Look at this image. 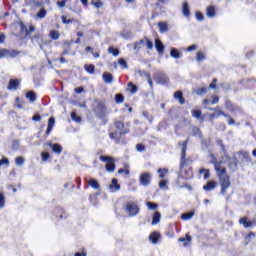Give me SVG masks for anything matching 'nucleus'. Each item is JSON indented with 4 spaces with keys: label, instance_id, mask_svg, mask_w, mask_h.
I'll use <instances>...</instances> for the list:
<instances>
[{
    "label": "nucleus",
    "instance_id": "1",
    "mask_svg": "<svg viewBox=\"0 0 256 256\" xmlns=\"http://www.w3.org/2000/svg\"><path fill=\"white\" fill-rule=\"evenodd\" d=\"M215 171L220 179L221 193L225 195L227 189L231 186V181L229 180V175H227V170L225 167L221 166V162H214Z\"/></svg>",
    "mask_w": 256,
    "mask_h": 256
},
{
    "label": "nucleus",
    "instance_id": "2",
    "mask_svg": "<svg viewBox=\"0 0 256 256\" xmlns=\"http://www.w3.org/2000/svg\"><path fill=\"white\" fill-rule=\"evenodd\" d=\"M125 124L121 121H117L110 129V137L111 139H120L121 135L125 133Z\"/></svg>",
    "mask_w": 256,
    "mask_h": 256
},
{
    "label": "nucleus",
    "instance_id": "3",
    "mask_svg": "<svg viewBox=\"0 0 256 256\" xmlns=\"http://www.w3.org/2000/svg\"><path fill=\"white\" fill-rule=\"evenodd\" d=\"M100 161H103L104 163H107L106 170L111 172L115 171V160L111 158L110 156H101Z\"/></svg>",
    "mask_w": 256,
    "mask_h": 256
},
{
    "label": "nucleus",
    "instance_id": "4",
    "mask_svg": "<svg viewBox=\"0 0 256 256\" xmlns=\"http://www.w3.org/2000/svg\"><path fill=\"white\" fill-rule=\"evenodd\" d=\"M125 209H126V212L129 213L130 217H135V215L139 213V206H137V204H134V203H127L125 205Z\"/></svg>",
    "mask_w": 256,
    "mask_h": 256
},
{
    "label": "nucleus",
    "instance_id": "5",
    "mask_svg": "<svg viewBox=\"0 0 256 256\" xmlns=\"http://www.w3.org/2000/svg\"><path fill=\"white\" fill-rule=\"evenodd\" d=\"M151 183V173L145 172L140 175V185L147 187Z\"/></svg>",
    "mask_w": 256,
    "mask_h": 256
},
{
    "label": "nucleus",
    "instance_id": "6",
    "mask_svg": "<svg viewBox=\"0 0 256 256\" xmlns=\"http://www.w3.org/2000/svg\"><path fill=\"white\" fill-rule=\"evenodd\" d=\"M155 48L157 49L158 53L163 54L165 52V46H163V42L161 40H155Z\"/></svg>",
    "mask_w": 256,
    "mask_h": 256
},
{
    "label": "nucleus",
    "instance_id": "7",
    "mask_svg": "<svg viewBox=\"0 0 256 256\" xmlns=\"http://www.w3.org/2000/svg\"><path fill=\"white\" fill-rule=\"evenodd\" d=\"M53 127H55V118L51 117L48 120V127H47V130H46V135L51 134V131L53 130Z\"/></svg>",
    "mask_w": 256,
    "mask_h": 256
},
{
    "label": "nucleus",
    "instance_id": "8",
    "mask_svg": "<svg viewBox=\"0 0 256 256\" xmlns=\"http://www.w3.org/2000/svg\"><path fill=\"white\" fill-rule=\"evenodd\" d=\"M158 27L160 33H167V31H169V24H167V22H159Z\"/></svg>",
    "mask_w": 256,
    "mask_h": 256
},
{
    "label": "nucleus",
    "instance_id": "9",
    "mask_svg": "<svg viewBox=\"0 0 256 256\" xmlns=\"http://www.w3.org/2000/svg\"><path fill=\"white\" fill-rule=\"evenodd\" d=\"M17 87H19V80L11 79L8 85L9 91H15L17 90Z\"/></svg>",
    "mask_w": 256,
    "mask_h": 256
},
{
    "label": "nucleus",
    "instance_id": "10",
    "mask_svg": "<svg viewBox=\"0 0 256 256\" xmlns=\"http://www.w3.org/2000/svg\"><path fill=\"white\" fill-rule=\"evenodd\" d=\"M239 223L244 225V227L247 229L249 227H253L255 225V222L253 221H247V218H240Z\"/></svg>",
    "mask_w": 256,
    "mask_h": 256
},
{
    "label": "nucleus",
    "instance_id": "11",
    "mask_svg": "<svg viewBox=\"0 0 256 256\" xmlns=\"http://www.w3.org/2000/svg\"><path fill=\"white\" fill-rule=\"evenodd\" d=\"M109 189H112L113 191H119L121 189L117 179L114 178L112 180L111 184L109 185Z\"/></svg>",
    "mask_w": 256,
    "mask_h": 256
},
{
    "label": "nucleus",
    "instance_id": "12",
    "mask_svg": "<svg viewBox=\"0 0 256 256\" xmlns=\"http://www.w3.org/2000/svg\"><path fill=\"white\" fill-rule=\"evenodd\" d=\"M217 185V182L210 181L205 186H203L204 191H213Z\"/></svg>",
    "mask_w": 256,
    "mask_h": 256
},
{
    "label": "nucleus",
    "instance_id": "13",
    "mask_svg": "<svg viewBox=\"0 0 256 256\" xmlns=\"http://www.w3.org/2000/svg\"><path fill=\"white\" fill-rule=\"evenodd\" d=\"M161 221V213L159 211H156L152 218V225H157Z\"/></svg>",
    "mask_w": 256,
    "mask_h": 256
},
{
    "label": "nucleus",
    "instance_id": "14",
    "mask_svg": "<svg viewBox=\"0 0 256 256\" xmlns=\"http://www.w3.org/2000/svg\"><path fill=\"white\" fill-rule=\"evenodd\" d=\"M102 78L105 83H113V75H111V73L105 72L102 75Z\"/></svg>",
    "mask_w": 256,
    "mask_h": 256
},
{
    "label": "nucleus",
    "instance_id": "15",
    "mask_svg": "<svg viewBox=\"0 0 256 256\" xmlns=\"http://www.w3.org/2000/svg\"><path fill=\"white\" fill-rule=\"evenodd\" d=\"M174 98L179 100V103H181V105H183V103H185V98H183V93L181 91H177L176 93H174Z\"/></svg>",
    "mask_w": 256,
    "mask_h": 256
},
{
    "label": "nucleus",
    "instance_id": "16",
    "mask_svg": "<svg viewBox=\"0 0 256 256\" xmlns=\"http://www.w3.org/2000/svg\"><path fill=\"white\" fill-rule=\"evenodd\" d=\"M182 13L185 17H189L190 12H189V4L187 2L183 3V7H182Z\"/></svg>",
    "mask_w": 256,
    "mask_h": 256
},
{
    "label": "nucleus",
    "instance_id": "17",
    "mask_svg": "<svg viewBox=\"0 0 256 256\" xmlns=\"http://www.w3.org/2000/svg\"><path fill=\"white\" fill-rule=\"evenodd\" d=\"M127 91H129L132 94H135V92L137 91V86L133 84V82H129L127 86Z\"/></svg>",
    "mask_w": 256,
    "mask_h": 256
},
{
    "label": "nucleus",
    "instance_id": "18",
    "mask_svg": "<svg viewBox=\"0 0 256 256\" xmlns=\"http://www.w3.org/2000/svg\"><path fill=\"white\" fill-rule=\"evenodd\" d=\"M161 237V234L157 233V232H153L151 235H150V241H152V243H157V239H160Z\"/></svg>",
    "mask_w": 256,
    "mask_h": 256
},
{
    "label": "nucleus",
    "instance_id": "19",
    "mask_svg": "<svg viewBox=\"0 0 256 256\" xmlns=\"http://www.w3.org/2000/svg\"><path fill=\"white\" fill-rule=\"evenodd\" d=\"M88 185H90L92 189H100L99 182H97L96 179H91L90 181H88Z\"/></svg>",
    "mask_w": 256,
    "mask_h": 256
},
{
    "label": "nucleus",
    "instance_id": "20",
    "mask_svg": "<svg viewBox=\"0 0 256 256\" xmlns=\"http://www.w3.org/2000/svg\"><path fill=\"white\" fill-rule=\"evenodd\" d=\"M193 215H195V211H191L189 213H184L181 216V219H183L184 221H187L189 219H192Z\"/></svg>",
    "mask_w": 256,
    "mask_h": 256
},
{
    "label": "nucleus",
    "instance_id": "21",
    "mask_svg": "<svg viewBox=\"0 0 256 256\" xmlns=\"http://www.w3.org/2000/svg\"><path fill=\"white\" fill-rule=\"evenodd\" d=\"M171 57H174V59H179L181 57V53L176 48H172L170 52Z\"/></svg>",
    "mask_w": 256,
    "mask_h": 256
},
{
    "label": "nucleus",
    "instance_id": "22",
    "mask_svg": "<svg viewBox=\"0 0 256 256\" xmlns=\"http://www.w3.org/2000/svg\"><path fill=\"white\" fill-rule=\"evenodd\" d=\"M206 15H207V17H214L215 16V7L208 6Z\"/></svg>",
    "mask_w": 256,
    "mask_h": 256
},
{
    "label": "nucleus",
    "instance_id": "23",
    "mask_svg": "<svg viewBox=\"0 0 256 256\" xmlns=\"http://www.w3.org/2000/svg\"><path fill=\"white\" fill-rule=\"evenodd\" d=\"M50 37H51V39L57 40V39H59L61 37V34L57 30H52L50 32Z\"/></svg>",
    "mask_w": 256,
    "mask_h": 256
},
{
    "label": "nucleus",
    "instance_id": "24",
    "mask_svg": "<svg viewBox=\"0 0 256 256\" xmlns=\"http://www.w3.org/2000/svg\"><path fill=\"white\" fill-rule=\"evenodd\" d=\"M23 163H25V158H23L22 156H19L15 159V165H17L18 167H21Z\"/></svg>",
    "mask_w": 256,
    "mask_h": 256
},
{
    "label": "nucleus",
    "instance_id": "25",
    "mask_svg": "<svg viewBox=\"0 0 256 256\" xmlns=\"http://www.w3.org/2000/svg\"><path fill=\"white\" fill-rule=\"evenodd\" d=\"M140 73V75H144V77H146L147 78V81H148V83H149V85H150V87H153V80H151V76L147 73V72H139Z\"/></svg>",
    "mask_w": 256,
    "mask_h": 256
},
{
    "label": "nucleus",
    "instance_id": "26",
    "mask_svg": "<svg viewBox=\"0 0 256 256\" xmlns=\"http://www.w3.org/2000/svg\"><path fill=\"white\" fill-rule=\"evenodd\" d=\"M145 38L144 39H141L139 42H136L134 44V49L137 50V49H141V47H143V45L145 44Z\"/></svg>",
    "mask_w": 256,
    "mask_h": 256
},
{
    "label": "nucleus",
    "instance_id": "27",
    "mask_svg": "<svg viewBox=\"0 0 256 256\" xmlns=\"http://www.w3.org/2000/svg\"><path fill=\"white\" fill-rule=\"evenodd\" d=\"M85 71H87V73H90L91 75H93V73H95V66L94 65H85Z\"/></svg>",
    "mask_w": 256,
    "mask_h": 256
},
{
    "label": "nucleus",
    "instance_id": "28",
    "mask_svg": "<svg viewBox=\"0 0 256 256\" xmlns=\"http://www.w3.org/2000/svg\"><path fill=\"white\" fill-rule=\"evenodd\" d=\"M52 150L54 151V153H61V151H63V147H61V145L59 144H54L52 146Z\"/></svg>",
    "mask_w": 256,
    "mask_h": 256
},
{
    "label": "nucleus",
    "instance_id": "29",
    "mask_svg": "<svg viewBox=\"0 0 256 256\" xmlns=\"http://www.w3.org/2000/svg\"><path fill=\"white\" fill-rule=\"evenodd\" d=\"M10 53L7 49H0V59H3V57H9Z\"/></svg>",
    "mask_w": 256,
    "mask_h": 256
},
{
    "label": "nucleus",
    "instance_id": "30",
    "mask_svg": "<svg viewBox=\"0 0 256 256\" xmlns=\"http://www.w3.org/2000/svg\"><path fill=\"white\" fill-rule=\"evenodd\" d=\"M27 99H29L30 101H36L37 97L35 96V92H28L26 95Z\"/></svg>",
    "mask_w": 256,
    "mask_h": 256
},
{
    "label": "nucleus",
    "instance_id": "31",
    "mask_svg": "<svg viewBox=\"0 0 256 256\" xmlns=\"http://www.w3.org/2000/svg\"><path fill=\"white\" fill-rule=\"evenodd\" d=\"M196 59L197 61H203L205 60V53L201 52V51H198L197 52V55H196Z\"/></svg>",
    "mask_w": 256,
    "mask_h": 256
},
{
    "label": "nucleus",
    "instance_id": "32",
    "mask_svg": "<svg viewBox=\"0 0 256 256\" xmlns=\"http://www.w3.org/2000/svg\"><path fill=\"white\" fill-rule=\"evenodd\" d=\"M71 119L75 121V123H79L81 121V117L77 116V113L75 112L71 113Z\"/></svg>",
    "mask_w": 256,
    "mask_h": 256
},
{
    "label": "nucleus",
    "instance_id": "33",
    "mask_svg": "<svg viewBox=\"0 0 256 256\" xmlns=\"http://www.w3.org/2000/svg\"><path fill=\"white\" fill-rule=\"evenodd\" d=\"M148 209H150L151 211H155V209H157L158 205L152 202H147L146 203Z\"/></svg>",
    "mask_w": 256,
    "mask_h": 256
},
{
    "label": "nucleus",
    "instance_id": "34",
    "mask_svg": "<svg viewBox=\"0 0 256 256\" xmlns=\"http://www.w3.org/2000/svg\"><path fill=\"white\" fill-rule=\"evenodd\" d=\"M159 177L160 179H163L165 175H167L168 171L167 169H158Z\"/></svg>",
    "mask_w": 256,
    "mask_h": 256
},
{
    "label": "nucleus",
    "instance_id": "35",
    "mask_svg": "<svg viewBox=\"0 0 256 256\" xmlns=\"http://www.w3.org/2000/svg\"><path fill=\"white\" fill-rule=\"evenodd\" d=\"M38 17L39 19H45V16L47 15V11L45 9H41L39 12H38Z\"/></svg>",
    "mask_w": 256,
    "mask_h": 256
},
{
    "label": "nucleus",
    "instance_id": "36",
    "mask_svg": "<svg viewBox=\"0 0 256 256\" xmlns=\"http://www.w3.org/2000/svg\"><path fill=\"white\" fill-rule=\"evenodd\" d=\"M192 115L196 119H200L201 118V110H192Z\"/></svg>",
    "mask_w": 256,
    "mask_h": 256
},
{
    "label": "nucleus",
    "instance_id": "37",
    "mask_svg": "<svg viewBox=\"0 0 256 256\" xmlns=\"http://www.w3.org/2000/svg\"><path fill=\"white\" fill-rule=\"evenodd\" d=\"M109 53H112V55H114V57H118L119 56V50L115 49L113 47L109 48Z\"/></svg>",
    "mask_w": 256,
    "mask_h": 256
},
{
    "label": "nucleus",
    "instance_id": "38",
    "mask_svg": "<svg viewBox=\"0 0 256 256\" xmlns=\"http://www.w3.org/2000/svg\"><path fill=\"white\" fill-rule=\"evenodd\" d=\"M5 207V196L0 193V209H3Z\"/></svg>",
    "mask_w": 256,
    "mask_h": 256
},
{
    "label": "nucleus",
    "instance_id": "39",
    "mask_svg": "<svg viewBox=\"0 0 256 256\" xmlns=\"http://www.w3.org/2000/svg\"><path fill=\"white\" fill-rule=\"evenodd\" d=\"M145 43H146L147 49H153V42H151L149 38H145Z\"/></svg>",
    "mask_w": 256,
    "mask_h": 256
},
{
    "label": "nucleus",
    "instance_id": "40",
    "mask_svg": "<svg viewBox=\"0 0 256 256\" xmlns=\"http://www.w3.org/2000/svg\"><path fill=\"white\" fill-rule=\"evenodd\" d=\"M199 173H203V175H204V179H209V170H207V169H201L200 171H199Z\"/></svg>",
    "mask_w": 256,
    "mask_h": 256
},
{
    "label": "nucleus",
    "instance_id": "41",
    "mask_svg": "<svg viewBox=\"0 0 256 256\" xmlns=\"http://www.w3.org/2000/svg\"><path fill=\"white\" fill-rule=\"evenodd\" d=\"M61 19L64 25H69V23H73V20L67 19V16H62Z\"/></svg>",
    "mask_w": 256,
    "mask_h": 256
},
{
    "label": "nucleus",
    "instance_id": "42",
    "mask_svg": "<svg viewBox=\"0 0 256 256\" xmlns=\"http://www.w3.org/2000/svg\"><path fill=\"white\" fill-rule=\"evenodd\" d=\"M118 63H119V65H121L124 69H127V62L123 59V58H120L119 60H118Z\"/></svg>",
    "mask_w": 256,
    "mask_h": 256
},
{
    "label": "nucleus",
    "instance_id": "43",
    "mask_svg": "<svg viewBox=\"0 0 256 256\" xmlns=\"http://www.w3.org/2000/svg\"><path fill=\"white\" fill-rule=\"evenodd\" d=\"M91 4L95 6L96 9H101V7H103V3H101V1H98V2L92 1Z\"/></svg>",
    "mask_w": 256,
    "mask_h": 256
},
{
    "label": "nucleus",
    "instance_id": "44",
    "mask_svg": "<svg viewBox=\"0 0 256 256\" xmlns=\"http://www.w3.org/2000/svg\"><path fill=\"white\" fill-rule=\"evenodd\" d=\"M124 99L122 94H116V103H123Z\"/></svg>",
    "mask_w": 256,
    "mask_h": 256
},
{
    "label": "nucleus",
    "instance_id": "45",
    "mask_svg": "<svg viewBox=\"0 0 256 256\" xmlns=\"http://www.w3.org/2000/svg\"><path fill=\"white\" fill-rule=\"evenodd\" d=\"M179 241L183 243V241H188L190 243L191 236L189 234L186 235V238H179Z\"/></svg>",
    "mask_w": 256,
    "mask_h": 256
},
{
    "label": "nucleus",
    "instance_id": "46",
    "mask_svg": "<svg viewBox=\"0 0 256 256\" xmlns=\"http://www.w3.org/2000/svg\"><path fill=\"white\" fill-rule=\"evenodd\" d=\"M197 95H203V93H207V88H201L197 90Z\"/></svg>",
    "mask_w": 256,
    "mask_h": 256
},
{
    "label": "nucleus",
    "instance_id": "47",
    "mask_svg": "<svg viewBox=\"0 0 256 256\" xmlns=\"http://www.w3.org/2000/svg\"><path fill=\"white\" fill-rule=\"evenodd\" d=\"M217 87V79H214L213 82L210 84L209 89H216Z\"/></svg>",
    "mask_w": 256,
    "mask_h": 256
},
{
    "label": "nucleus",
    "instance_id": "48",
    "mask_svg": "<svg viewBox=\"0 0 256 256\" xmlns=\"http://www.w3.org/2000/svg\"><path fill=\"white\" fill-rule=\"evenodd\" d=\"M2 165H9V159L4 158V159L0 160V166H2Z\"/></svg>",
    "mask_w": 256,
    "mask_h": 256
},
{
    "label": "nucleus",
    "instance_id": "49",
    "mask_svg": "<svg viewBox=\"0 0 256 256\" xmlns=\"http://www.w3.org/2000/svg\"><path fill=\"white\" fill-rule=\"evenodd\" d=\"M196 19L197 21H203V14H201L200 12H196Z\"/></svg>",
    "mask_w": 256,
    "mask_h": 256
},
{
    "label": "nucleus",
    "instance_id": "50",
    "mask_svg": "<svg viewBox=\"0 0 256 256\" xmlns=\"http://www.w3.org/2000/svg\"><path fill=\"white\" fill-rule=\"evenodd\" d=\"M48 159H49V153L43 152V153H42V160H43V161H47Z\"/></svg>",
    "mask_w": 256,
    "mask_h": 256
},
{
    "label": "nucleus",
    "instance_id": "51",
    "mask_svg": "<svg viewBox=\"0 0 256 256\" xmlns=\"http://www.w3.org/2000/svg\"><path fill=\"white\" fill-rule=\"evenodd\" d=\"M221 115H225V114L223 113V111L220 110L212 114V117H221Z\"/></svg>",
    "mask_w": 256,
    "mask_h": 256
},
{
    "label": "nucleus",
    "instance_id": "52",
    "mask_svg": "<svg viewBox=\"0 0 256 256\" xmlns=\"http://www.w3.org/2000/svg\"><path fill=\"white\" fill-rule=\"evenodd\" d=\"M136 149H137V151H145V146L144 145H142V144H138L137 146H136Z\"/></svg>",
    "mask_w": 256,
    "mask_h": 256
},
{
    "label": "nucleus",
    "instance_id": "53",
    "mask_svg": "<svg viewBox=\"0 0 256 256\" xmlns=\"http://www.w3.org/2000/svg\"><path fill=\"white\" fill-rule=\"evenodd\" d=\"M185 151H187V142H184V144H183L182 157H185Z\"/></svg>",
    "mask_w": 256,
    "mask_h": 256
},
{
    "label": "nucleus",
    "instance_id": "54",
    "mask_svg": "<svg viewBox=\"0 0 256 256\" xmlns=\"http://www.w3.org/2000/svg\"><path fill=\"white\" fill-rule=\"evenodd\" d=\"M75 93H77V94H81V93H83V91H85V89H83V87H78V88H75Z\"/></svg>",
    "mask_w": 256,
    "mask_h": 256
},
{
    "label": "nucleus",
    "instance_id": "55",
    "mask_svg": "<svg viewBox=\"0 0 256 256\" xmlns=\"http://www.w3.org/2000/svg\"><path fill=\"white\" fill-rule=\"evenodd\" d=\"M167 186V181L166 180H161L159 182V187H161L163 189V187H166Z\"/></svg>",
    "mask_w": 256,
    "mask_h": 256
},
{
    "label": "nucleus",
    "instance_id": "56",
    "mask_svg": "<svg viewBox=\"0 0 256 256\" xmlns=\"http://www.w3.org/2000/svg\"><path fill=\"white\" fill-rule=\"evenodd\" d=\"M195 50H197V45H195V44H193L192 46H189L187 48V51H195Z\"/></svg>",
    "mask_w": 256,
    "mask_h": 256
},
{
    "label": "nucleus",
    "instance_id": "57",
    "mask_svg": "<svg viewBox=\"0 0 256 256\" xmlns=\"http://www.w3.org/2000/svg\"><path fill=\"white\" fill-rule=\"evenodd\" d=\"M67 2L65 1V0H63V1H58L57 2V5H58V7H65V4H66Z\"/></svg>",
    "mask_w": 256,
    "mask_h": 256
},
{
    "label": "nucleus",
    "instance_id": "58",
    "mask_svg": "<svg viewBox=\"0 0 256 256\" xmlns=\"http://www.w3.org/2000/svg\"><path fill=\"white\" fill-rule=\"evenodd\" d=\"M219 103V97L215 96L212 100V105H217Z\"/></svg>",
    "mask_w": 256,
    "mask_h": 256
},
{
    "label": "nucleus",
    "instance_id": "59",
    "mask_svg": "<svg viewBox=\"0 0 256 256\" xmlns=\"http://www.w3.org/2000/svg\"><path fill=\"white\" fill-rule=\"evenodd\" d=\"M33 121H41V116L39 114L34 115Z\"/></svg>",
    "mask_w": 256,
    "mask_h": 256
},
{
    "label": "nucleus",
    "instance_id": "60",
    "mask_svg": "<svg viewBox=\"0 0 256 256\" xmlns=\"http://www.w3.org/2000/svg\"><path fill=\"white\" fill-rule=\"evenodd\" d=\"M242 155H243L244 159H251V157L249 156V153H247V152H243Z\"/></svg>",
    "mask_w": 256,
    "mask_h": 256
},
{
    "label": "nucleus",
    "instance_id": "61",
    "mask_svg": "<svg viewBox=\"0 0 256 256\" xmlns=\"http://www.w3.org/2000/svg\"><path fill=\"white\" fill-rule=\"evenodd\" d=\"M4 41H5V35L0 34V43H4Z\"/></svg>",
    "mask_w": 256,
    "mask_h": 256
},
{
    "label": "nucleus",
    "instance_id": "62",
    "mask_svg": "<svg viewBox=\"0 0 256 256\" xmlns=\"http://www.w3.org/2000/svg\"><path fill=\"white\" fill-rule=\"evenodd\" d=\"M75 256H87V253L85 252H82V253H76Z\"/></svg>",
    "mask_w": 256,
    "mask_h": 256
},
{
    "label": "nucleus",
    "instance_id": "63",
    "mask_svg": "<svg viewBox=\"0 0 256 256\" xmlns=\"http://www.w3.org/2000/svg\"><path fill=\"white\" fill-rule=\"evenodd\" d=\"M60 63H67V60H65V58L61 57L60 58Z\"/></svg>",
    "mask_w": 256,
    "mask_h": 256
},
{
    "label": "nucleus",
    "instance_id": "64",
    "mask_svg": "<svg viewBox=\"0 0 256 256\" xmlns=\"http://www.w3.org/2000/svg\"><path fill=\"white\" fill-rule=\"evenodd\" d=\"M252 155H253V157H256V149H254V150L252 151Z\"/></svg>",
    "mask_w": 256,
    "mask_h": 256
}]
</instances>
